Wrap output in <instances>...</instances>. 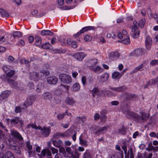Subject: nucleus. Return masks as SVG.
Segmentation results:
<instances>
[{
  "label": "nucleus",
  "mask_w": 158,
  "mask_h": 158,
  "mask_svg": "<svg viewBox=\"0 0 158 158\" xmlns=\"http://www.w3.org/2000/svg\"><path fill=\"white\" fill-rule=\"evenodd\" d=\"M38 129L40 130V134L43 137H48L51 131V127L49 126H44L43 128L40 126H38Z\"/></svg>",
  "instance_id": "1"
},
{
  "label": "nucleus",
  "mask_w": 158,
  "mask_h": 158,
  "mask_svg": "<svg viewBox=\"0 0 158 158\" xmlns=\"http://www.w3.org/2000/svg\"><path fill=\"white\" fill-rule=\"evenodd\" d=\"M140 114H137L136 116V121L139 123L144 122L149 118V114L145 112H142Z\"/></svg>",
  "instance_id": "2"
},
{
  "label": "nucleus",
  "mask_w": 158,
  "mask_h": 158,
  "mask_svg": "<svg viewBox=\"0 0 158 158\" xmlns=\"http://www.w3.org/2000/svg\"><path fill=\"white\" fill-rule=\"evenodd\" d=\"M10 122L11 124L14 125H18L20 127H22L24 124V121L19 117H15L11 119Z\"/></svg>",
  "instance_id": "3"
},
{
  "label": "nucleus",
  "mask_w": 158,
  "mask_h": 158,
  "mask_svg": "<svg viewBox=\"0 0 158 158\" xmlns=\"http://www.w3.org/2000/svg\"><path fill=\"white\" fill-rule=\"evenodd\" d=\"M60 80L64 83L69 84L72 81L71 77L68 74H61L59 76Z\"/></svg>",
  "instance_id": "4"
},
{
  "label": "nucleus",
  "mask_w": 158,
  "mask_h": 158,
  "mask_svg": "<svg viewBox=\"0 0 158 158\" xmlns=\"http://www.w3.org/2000/svg\"><path fill=\"white\" fill-rule=\"evenodd\" d=\"M35 99V97L34 96H31L28 98L23 104V107L22 108L25 109L29 105H31Z\"/></svg>",
  "instance_id": "5"
},
{
  "label": "nucleus",
  "mask_w": 158,
  "mask_h": 158,
  "mask_svg": "<svg viewBox=\"0 0 158 158\" xmlns=\"http://www.w3.org/2000/svg\"><path fill=\"white\" fill-rule=\"evenodd\" d=\"M98 62L97 60L96 59H90L88 60L86 63V65L89 67V69H93L94 66Z\"/></svg>",
  "instance_id": "6"
},
{
  "label": "nucleus",
  "mask_w": 158,
  "mask_h": 158,
  "mask_svg": "<svg viewBox=\"0 0 158 158\" xmlns=\"http://www.w3.org/2000/svg\"><path fill=\"white\" fill-rule=\"evenodd\" d=\"M11 135H12L14 138L18 140L19 141H22L23 138L19 132L16 130L12 129L10 131Z\"/></svg>",
  "instance_id": "7"
},
{
  "label": "nucleus",
  "mask_w": 158,
  "mask_h": 158,
  "mask_svg": "<svg viewBox=\"0 0 158 158\" xmlns=\"http://www.w3.org/2000/svg\"><path fill=\"white\" fill-rule=\"evenodd\" d=\"M86 56V55L83 52H77L74 54L73 56L77 60L82 61Z\"/></svg>",
  "instance_id": "8"
},
{
  "label": "nucleus",
  "mask_w": 158,
  "mask_h": 158,
  "mask_svg": "<svg viewBox=\"0 0 158 158\" xmlns=\"http://www.w3.org/2000/svg\"><path fill=\"white\" fill-rule=\"evenodd\" d=\"M145 47L146 49L149 50L151 49L152 43V40L151 37L149 35L146 36L145 40Z\"/></svg>",
  "instance_id": "9"
},
{
  "label": "nucleus",
  "mask_w": 158,
  "mask_h": 158,
  "mask_svg": "<svg viewBox=\"0 0 158 158\" xmlns=\"http://www.w3.org/2000/svg\"><path fill=\"white\" fill-rule=\"evenodd\" d=\"M47 155V156H49L48 158H52L50 157L52 155L50 151L48 148H47L43 149L41 152V153L40 154V157L43 158L44 157Z\"/></svg>",
  "instance_id": "10"
},
{
  "label": "nucleus",
  "mask_w": 158,
  "mask_h": 158,
  "mask_svg": "<svg viewBox=\"0 0 158 158\" xmlns=\"http://www.w3.org/2000/svg\"><path fill=\"white\" fill-rule=\"evenodd\" d=\"M140 33V31L138 30V28L134 27L132 28L131 32V35L134 38H136L138 37Z\"/></svg>",
  "instance_id": "11"
},
{
  "label": "nucleus",
  "mask_w": 158,
  "mask_h": 158,
  "mask_svg": "<svg viewBox=\"0 0 158 158\" xmlns=\"http://www.w3.org/2000/svg\"><path fill=\"white\" fill-rule=\"evenodd\" d=\"M0 158H15L14 154L10 151L6 152L5 154L0 153Z\"/></svg>",
  "instance_id": "12"
},
{
  "label": "nucleus",
  "mask_w": 158,
  "mask_h": 158,
  "mask_svg": "<svg viewBox=\"0 0 158 158\" xmlns=\"http://www.w3.org/2000/svg\"><path fill=\"white\" fill-rule=\"evenodd\" d=\"M109 77V74L107 73H104L100 76L98 80L99 82L101 83H103L106 81Z\"/></svg>",
  "instance_id": "13"
},
{
  "label": "nucleus",
  "mask_w": 158,
  "mask_h": 158,
  "mask_svg": "<svg viewBox=\"0 0 158 158\" xmlns=\"http://www.w3.org/2000/svg\"><path fill=\"white\" fill-rule=\"evenodd\" d=\"M47 81L49 84H55L57 82L58 79L54 76L49 77L47 78Z\"/></svg>",
  "instance_id": "14"
},
{
  "label": "nucleus",
  "mask_w": 158,
  "mask_h": 158,
  "mask_svg": "<svg viewBox=\"0 0 158 158\" xmlns=\"http://www.w3.org/2000/svg\"><path fill=\"white\" fill-rule=\"evenodd\" d=\"M110 89L112 90L117 92H120L124 91L126 89V88L125 86H122L116 87H110Z\"/></svg>",
  "instance_id": "15"
},
{
  "label": "nucleus",
  "mask_w": 158,
  "mask_h": 158,
  "mask_svg": "<svg viewBox=\"0 0 158 158\" xmlns=\"http://www.w3.org/2000/svg\"><path fill=\"white\" fill-rule=\"evenodd\" d=\"M43 70H41L40 72L37 73H34L33 75L35 76V78L32 77V79H34L36 81H38L39 78H40L43 76H44L43 73ZM32 77H33L32 76Z\"/></svg>",
  "instance_id": "16"
},
{
  "label": "nucleus",
  "mask_w": 158,
  "mask_h": 158,
  "mask_svg": "<svg viewBox=\"0 0 158 158\" xmlns=\"http://www.w3.org/2000/svg\"><path fill=\"white\" fill-rule=\"evenodd\" d=\"M119 56V54L118 52H113L110 53L109 57L110 60H113L118 58Z\"/></svg>",
  "instance_id": "17"
},
{
  "label": "nucleus",
  "mask_w": 158,
  "mask_h": 158,
  "mask_svg": "<svg viewBox=\"0 0 158 158\" xmlns=\"http://www.w3.org/2000/svg\"><path fill=\"white\" fill-rule=\"evenodd\" d=\"M9 91L6 90L3 92L0 95V100L2 101L6 98L9 95Z\"/></svg>",
  "instance_id": "18"
},
{
  "label": "nucleus",
  "mask_w": 158,
  "mask_h": 158,
  "mask_svg": "<svg viewBox=\"0 0 158 158\" xmlns=\"http://www.w3.org/2000/svg\"><path fill=\"white\" fill-rule=\"evenodd\" d=\"M107 129V127H103L96 130L95 132V134L99 135L100 134H102L105 132Z\"/></svg>",
  "instance_id": "19"
},
{
  "label": "nucleus",
  "mask_w": 158,
  "mask_h": 158,
  "mask_svg": "<svg viewBox=\"0 0 158 158\" xmlns=\"http://www.w3.org/2000/svg\"><path fill=\"white\" fill-rule=\"evenodd\" d=\"M52 142L54 146L58 148H60L63 144V141L60 139L58 141L53 140Z\"/></svg>",
  "instance_id": "20"
},
{
  "label": "nucleus",
  "mask_w": 158,
  "mask_h": 158,
  "mask_svg": "<svg viewBox=\"0 0 158 158\" xmlns=\"http://www.w3.org/2000/svg\"><path fill=\"white\" fill-rule=\"evenodd\" d=\"M100 119L101 122L104 123L107 120V117L106 113L104 111H102L100 112Z\"/></svg>",
  "instance_id": "21"
},
{
  "label": "nucleus",
  "mask_w": 158,
  "mask_h": 158,
  "mask_svg": "<svg viewBox=\"0 0 158 158\" xmlns=\"http://www.w3.org/2000/svg\"><path fill=\"white\" fill-rule=\"evenodd\" d=\"M6 81L13 88L15 89L17 88L18 84L17 82L10 79H7Z\"/></svg>",
  "instance_id": "22"
},
{
  "label": "nucleus",
  "mask_w": 158,
  "mask_h": 158,
  "mask_svg": "<svg viewBox=\"0 0 158 158\" xmlns=\"http://www.w3.org/2000/svg\"><path fill=\"white\" fill-rule=\"evenodd\" d=\"M65 102L67 104L71 105H73L76 102L75 100L73 98H70L69 97H67L65 99Z\"/></svg>",
  "instance_id": "23"
},
{
  "label": "nucleus",
  "mask_w": 158,
  "mask_h": 158,
  "mask_svg": "<svg viewBox=\"0 0 158 158\" xmlns=\"http://www.w3.org/2000/svg\"><path fill=\"white\" fill-rule=\"evenodd\" d=\"M137 114H135L134 112L131 111L127 112L126 117L129 119H131L132 118H134L136 120V116Z\"/></svg>",
  "instance_id": "24"
},
{
  "label": "nucleus",
  "mask_w": 158,
  "mask_h": 158,
  "mask_svg": "<svg viewBox=\"0 0 158 158\" xmlns=\"http://www.w3.org/2000/svg\"><path fill=\"white\" fill-rule=\"evenodd\" d=\"M79 143L82 146L86 147L88 145L87 142L86 140L83 139V137L81 135L79 137Z\"/></svg>",
  "instance_id": "25"
},
{
  "label": "nucleus",
  "mask_w": 158,
  "mask_h": 158,
  "mask_svg": "<svg viewBox=\"0 0 158 158\" xmlns=\"http://www.w3.org/2000/svg\"><path fill=\"white\" fill-rule=\"evenodd\" d=\"M12 149L14 150L15 152L18 155H20L21 154V149L20 147L15 146H11Z\"/></svg>",
  "instance_id": "26"
},
{
  "label": "nucleus",
  "mask_w": 158,
  "mask_h": 158,
  "mask_svg": "<svg viewBox=\"0 0 158 158\" xmlns=\"http://www.w3.org/2000/svg\"><path fill=\"white\" fill-rule=\"evenodd\" d=\"M42 95L44 99H48L50 100H51L52 97V94L49 92H44Z\"/></svg>",
  "instance_id": "27"
},
{
  "label": "nucleus",
  "mask_w": 158,
  "mask_h": 158,
  "mask_svg": "<svg viewBox=\"0 0 158 158\" xmlns=\"http://www.w3.org/2000/svg\"><path fill=\"white\" fill-rule=\"evenodd\" d=\"M65 136H67V135L65 133L57 132L53 135L52 138L58 139L59 137H63Z\"/></svg>",
  "instance_id": "28"
},
{
  "label": "nucleus",
  "mask_w": 158,
  "mask_h": 158,
  "mask_svg": "<svg viewBox=\"0 0 158 158\" xmlns=\"http://www.w3.org/2000/svg\"><path fill=\"white\" fill-rule=\"evenodd\" d=\"M94 27H86L82 28V29L80 30V32L81 33H83L84 32L87 31L89 30H94Z\"/></svg>",
  "instance_id": "29"
},
{
  "label": "nucleus",
  "mask_w": 158,
  "mask_h": 158,
  "mask_svg": "<svg viewBox=\"0 0 158 158\" xmlns=\"http://www.w3.org/2000/svg\"><path fill=\"white\" fill-rule=\"evenodd\" d=\"M158 81V76L155 79H152L147 82V84L152 85L155 84Z\"/></svg>",
  "instance_id": "30"
},
{
  "label": "nucleus",
  "mask_w": 158,
  "mask_h": 158,
  "mask_svg": "<svg viewBox=\"0 0 158 158\" xmlns=\"http://www.w3.org/2000/svg\"><path fill=\"white\" fill-rule=\"evenodd\" d=\"M42 48H43L49 49L50 50L53 49L52 46L49 43H46L43 44L42 46Z\"/></svg>",
  "instance_id": "31"
},
{
  "label": "nucleus",
  "mask_w": 158,
  "mask_h": 158,
  "mask_svg": "<svg viewBox=\"0 0 158 158\" xmlns=\"http://www.w3.org/2000/svg\"><path fill=\"white\" fill-rule=\"evenodd\" d=\"M123 75V73H120L118 72H114L112 74V77L113 79H115L118 77L120 78Z\"/></svg>",
  "instance_id": "32"
},
{
  "label": "nucleus",
  "mask_w": 158,
  "mask_h": 158,
  "mask_svg": "<svg viewBox=\"0 0 158 158\" xmlns=\"http://www.w3.org/2000/svg\"><path fill=\"white\" fill-rule=\"evenodd\" d=\"M0 15L3 17H7L9 16L8 13L2 9H0Z\"/></svg>",
  "instance_id": "33"
},
{
  "label": "nucleus",
  "mask_w": 158,
  "mask_h": 158,
  "mask_svg": "<svg viewBox=\"0 0 158 158\" xmlns=\"http://www.w3.org/2000/svg\"><path fill=\"white\" fill-rule=\"evenodd\" d=\"M91 70L97 73H101L103 71V69L101 68L99 66H97L96 68L94 67L93 69Z\"/></svg>",
  "instance_id": "34"
},
{
  "label": "nucleus",
  "mask_w": 158,
  "mask_h": 158,
  "mask_svg": "<svg viewBox=\"0 0 158 158\" xmlns=\"http://www.w3.org/2000/svg\"><path fill=\"white\" fill-rule=\"evenodd\" d=\"M143 51L142 49L140 48L137 49L134 51V53L135 56H138L142 55Z\"/></svg>",
  "instance_id": "35"
},
{
  "label": "nucleus",
  "mask_w": 158,
  "mask_h": 158,
  "mask_svg": "<svg viewBox=\"0 0 158 158\" xmlns=\"http://www.w3.org/2000/svg\"><path fill=\"white\" fill-rule=\"evenodd\" d=\"M41 34L42 35H52L53 33L50 30H43L41 31Z\"/></svg>",
  "instance_id": "36"
},
{
  "label": "nucleus",
  "mask_w": 158,
  "mask_h": 158,
  "mask_svg": "<svg viewBox=\"0 0 158 158\" xmlns=\"http://www.w3.org/2000/svg\"><path fill=\"white\" fill-rule=\"evenodd\" d=\"M74 147L73 146H72L71 147H67L66 148V151L67 153L71 155L74 151Z\"/></svg>",
  "instance_id": "37"
},
{
  "label": "nucleus",
  "mask_w": 158,
  "mask_h": 158,
  "mask_svg": "<svg viewBox=\"0 0 158 158\" xmlns=\"http://www.w3.org/2000/svg\"><path fill=\"white\" fill-rule=\"evenodd\" d=\"M12 35L14 37H20L22 36L23 34L22 32L19 31H14L13 32Z\"/></svg>",
  "instance_id": "38"
},
{
  "label": "nucleus",
  "mask_w": 158,
  "mask_h": 158,
  "mask_svg": "<svg viewBox=\"0 0 158 158\" xmlns=\"http://www.w3.org/2000/svg\"><path fill=\"white\" fill-rule=\"evenodd\" d=\"M76 120L79 123H81L82 122L83 123H84L86 120V118L85 116L82 117H78L76 118Z\"/></svg>",
  "instance_id": "39"
},
{
  "label": "nucleus",
  "mask_w": 158,
  "mask_h": 158,
  "mask_svg": "<svg viewBox=\"0 0 158 158\" xmlns=\"http://www.w3.org/2000/svg\"><path fill=\"white\" fill-rule=\"evenodd\" d=\"M35 44L38 46H40L41 43V40L40 37L37 36L35 38Z\"/></svg>",
  "instance_id": "40"
},
{
  "label": "nucleus",
  "mask_w": 158,
  "mask_h": 158,
  "mask_svg": "<svg viewBox=\"0 0 158 158\" xmlns=\"http://www.w3.org/2000/svg\"><path fill=\"white\" fill-rule=\"evenodd\" d=\"M73 89L74 91H77L80 89V85L77 83H75L73 85Z\"/></svg>",
  "instance_id": "41"
},
{
  "label": "nucleus",
  "mask_w": 158,
  "mask_h": 158,
  "mask_svg": "<svg viewBox=\"0 0 158 158\" xmlns=\"http://www.w3.org/2000/svg\"><path fill=\"white\" fill-rule=\"evenodd\" d=\"M15 73L16 72L15 71L10 70L6 73V76L8 77H12Z\"/></svg>",
  "instance_id": "42"
},
{
  "label": "nucleus",
  "mask_w": 158,
  "mask_h": 158,
  "mask_svg": "<svg viewBox=\"0 0 158 158\" xmlns=\"http://www.w3.org/2000/svg\"><path fill=\"white\" fill-rule=\"evenodd\" d=\"M99 89L97 88H95L92 90V95L93 97H95L96 95H98L99 92Z\"/></svg>",
  "instance_id": "43"
},
{
  "label": "nucleus",
  "mask_w": 158,
  "mask_h": 158,
  "mask_svg": "<svg viewBox=\"0 0 158 158\" xmlns=\"http://www.w3.org/2000/svg\"><path fill=\"white\" fill-rule=\"evenodd\" d=\"M83 158H92L91 154L87 150L84 153Z\"/></svg>",
  "instance_id": "44"
},
{
  "label": "nucleus",
  "mask_w": 158,
  "mask_h": 158,
  "mask_svg": "<svg viewBox=\"0 0 158 158\" xmlns=\"http://www.w3.org/2000/svg\"><path fill=\"white\" fill-rule=\"evenodd\" d=\"M118 131L122 135H125L126 133V131L125 129L123 126H122L121 128L118 129Z\"/></svg>",
  "instance_id": "45"
},
{
  "label": "nucleus",
  "mask_w": 158,
  "mask_h": 158,
  "mask_svg": "<svg viewBox=\"0 0 158 158\" xmlns=\"http://www.w3.org/2000/svg\"><path fill=\"white\" fill-rule=\"evenodd\" d=\"M71 156L74 158H79L80 154L76 151V149H74V151L71 155Z\"/></svg>",
  "instance_id": "46"
},
{
  "label": "nucleus",
  "mask_w": 158,
  "mask_h": 158,
  "mask_svg": "<svg viewBox=\"0 0 158 158\" xmlns=\"http://www.w3.org/2000/svg\"><path fill=\"white\" fill-rule=\"evenodd\" d=\"M73 8V6L68 7L67 6H64L60 7V8L62 10H67L72 9Z\"/></svg>",
  "instance_id": "47"
},
{
  "label": "nucleus",
  "mask_w": 158,
  "mask_h": 158,
  "mask_svg": "<svg viewBox=\"0 0 158 158\" xmlns=\"http://www.w3.org/2000/svg\"><path fill=\"white\" fill-rule=\"evenodd\" d=\"M121 42L122 43L125 44H129L130 42V38H129L128 37L125 39L124 40H122Z\"/></svg>",
  "instance_id": "48"
},
{
  "label": "nucleus",
  "mask_w": 158,
  "mask_h": 158,
  "mask_svg": "<svg viewBox=\"0 0 158 158\" xmlns=\"http://www.w3.org/2000/svg\"><path fill=\"white\" fill-rule=\"evenodd\" d=\"M26 146L28 150V151L31 150L32 149V146L31 144L29 141H27L26 142Z\"/></svg>",
  "instance_id": "49"
},
{
  "label": "nucleus",
  "mask_w": 158,
  "mask_h": 158,
  "mask_svg": "<svg viewBox=\"0 0 158 158\" xmlns=\"http://www.w3.org/2000/svg\"><path fill=\"white\" fill-rule=\"evenodd\" d=\"M145 19H142L141 20L139 21V26L141 27H142L145 24Z\"/></svg>",
  "instance_id": "50"
},
{
  "label": "nucleus",
  "mask_w": 158,
  "mask_h": 158,
  "mask_svg": "<svg viewBox=\"0 0 158 158\" xmlns=\"http://www.w3.org/2000/svg\"><path fill=\"white\" fill-rule=\"evenodd\" d=\"M144 67L143 66L142 64H141L136 67L134 70V71L135 72H136L138 71L141 70Z\"/></svg>",
  "instance_id": "51"
},
{
  "label": "nucleus",
  "mask_w": 158,
  "mask_h": 158,
  "mask_svg": "<svg viewBox=\"0 0 158 158\" xmlns=\"http://www.w3.org/2000/svg\"><path fill=\"white\" fill-rule=\"evenodd\" d=\"M28 156L29 157L34 156L35 155V151H31V150L28 151Z\"/></svg>",
  "instance_id": "52"
},
{
  "label": "nucleus",
  "mask_w": 158,
  "mask_h": 158,
  "mask_svg": "<svg viewBox=\"0 0 158 158\" xmlns=\"http://www.w3.org/2000/svg\"><path fill=\"white\" fill-rule=\"evenodd\" d=\"M2 69L6 73L10 70L7 65L3 66L2 67Z\"/></svg>",
  "instance_id": "53"
},
{
  "label": "nucleus",
  "mask_w": 158,
  "mask_h": 158,
  "mask_svg": "<svg viewBox=\"0 0 158 158\" xmlns=\"http://www.w3.org/2000/svg\"><path fill=\"white\" fill-rule=\"evenodd\" d=\"M153 147L152 145V143H149L148 144V146L146 148V150L148 151H150L153 149Z\"/></svg>",
  "instance_id": "54"
},
{
  "label": "nucleus",
  "mask_w": 158,
  "mask_h": 158,
  "mask_svg": "<svg viewBox=\"0 0 158 158\" xmlns=\"http://www.w3.org/2000/svg\"><path fill=\"white\" fill-rule=\"evenodd\" d=\"M158 64V60H154L150 62V64L153 66Z\"/></svg>",
  "instance_id": "55"
},
{
  "label": "nucleus",
  "mask_w": 158,
  "mask_h": 158,
  "mask_svg": "<svg viewBox=\"0 0 158 158\" xmlns=\"http://www.w3.org/2000/svg\"><path fill=\"white\" fill-rule=\"evenodd\" d=\"M65 115V113H64L62 114H58L57 117L58 119H61L63 118Z\"/></svg>",
  "instance_id": "56"
},
{
  "label": "nucleus",
  "mask_w": 158,
  "mask_h": 158,
  "mask_svg": "<svg viewBox=\"0 0 158 158\" xmlns=\"http://www.w3.org/2000/svg\"><path fill=\"white\" fill-rule=\"evenodd\" d=\"M128 152H129V156L130 158H134L133 153V150L131 148H130L128 151Z\"/></svg>",
  "instance_id": "57"
},
{
  "label": "nucleus",
  "mask_w": 158,
  "mask_h": 158,
  "mask_svg": "<svg viewBox=\"0 0 158 158\" xmlns=\"http://www.w3.org/2000/svg\"><path fill=\"white\" fill-rule=\"evenodd\" d=\"M21 111V108L20 107L17 106H16L15 108V112L18 113H19Z\"/></svg>",
  "instance_id": "58"
},
{
  "label": "nucleus",
  "mask_w": 158,
  "mask_h": 158,
  "mask_svg": "<svg viewBox=\"0 0 158 158\" xmlns=\"http://www.w3.org/2000/svg\"><path fill=\"white\" fill-rule=\"evenodd\" d=\"M100 114H99L97 113L95 114L94 116V119L95 120H98L100 118Z\"/></svg>",
  "instance_id": "59"
},
{
  "label": "nucleus",
  "mask_w": 158,
  "mask_h": 158,
  "mask_svg": "<svg viewBox=\"0 0 158 158\" xmlns=\"http://www.w3.org/2000/svg\"><path fill=\"white\" fill-rule=\"evenodd\" d=\"M70 45L72 46L73 48H75L77 46V43L75 41H73L72 42Z\"/></svg>",
  "instance_id": "60"
},
{
  "label": "nucleus",
  "mask_w": 158,
  "mask_h": 158,
  "mask_svg": "<svg viewBox=\"0 0 158 158\" xmlns=\"http://www.w3.org/2000/svg\"><path fill=\"white\" fill-rule=\"evenodd\" d=\"M81 81L83 85H85L86 82V78L85 77L83 76L82 77Z\"/></svg>",
  "instance_id": "61"
},
{
  "label": "nucleus",
  "mask_w": 158,
  "mask_h": 158,
  "mask_svg": "<svg viewBox=\"0 0 158 158\" xmlns=\"http://www.w3.org/2000/svg\"><path fill=\"white\" fill-rule=\"evenodd\" d=\"M51 150L52 151V153L54 154L57 153L58 152V149L54 148H52Z\"/></svg>",
  "instance_id": "62"
},
{
  "label": "nucleus",
  "mask_w": 158,
  "mask_h": 158,
  "mask_svg": "<svg viewBox=\"0 0 158 158\" xmlns=\"http://www.w3.org/2000/svg\"><path fill=\"white\" fill-rule=\"evenodd\" d=\"M152 156V153H150L148 155H147L146 154L144 155V158H151Z\"/></svg>",
  "instance_id": "63"
},
{
  "label": "nucleus",
  "mask_w": 158,
  "mask_h": 158,
  "mask_svg": "<svg viewBox=\"0 0 158 158\" xmlns=\"http://www.w3.org/2000/svg\"><path fill=\"white\" fill-rule=\"evenodd\" d=\"M84 40L86 41H88L91 40V38L89 35H87L84 37Z\"/></svg>",
  "instance_id": "64"
}]
</instances>
